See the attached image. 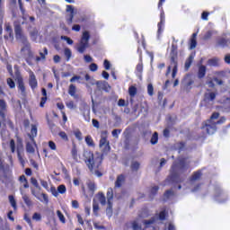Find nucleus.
Segmentation results:
<instances>
[{"instance_id":"1","label":"nucleus","mask_w":230,"mask_h":230,"mask_svg":"<svg viewBox=\"0 0 230 230\" xmlns=\"http://www.w3.org/2000/svg\"><path fill=\"white\" fill-rule=\"evenodd\" d=\"M84 163L90 172L96 170V168H98L102 163V155L99 153L94 155L91 151H84Z\"/></svg>"},{"instance_id":"2","label":"nucleus","mask_w":230,"mask_h":230,"mask_svg":"<svg viewBox=\"0 0 230 230\" xmlns=\"http://www.w3.org/2000/svg\"><path fill=\"white\" fill-rule=\"evenodd\" d=\"M14 31L17 40L22 41L23 44V47L21 49L22 55H24V57H31V48L30 46V42H28V38H26L24 33H22V28H21V25H15Z\"/></svg>"},{"instance_id":"3","label":"nucleus","mask_w":230,"mask_h":230,"mask_svg":"<svg viewBox=\"0 0 230 230\" xmlns=\"http://www.w3.org/2000/svg\"><path fill=\"white\" fill-rule=\"evenodd\" d=\"M218 116H220V114L218 112H215L210 117V119L205 122L203 128L206 130L207 134L211 136L217 132V123L213 122V119H218Z\"/></svg>"},{"instance_id":"4","label":"nucleus","mask_w":230,"mask_h":230,"mask_svg":"<svg viewBox=\"0 0 230 230\" xmlns=\"http://www.w3.org/2000/svg\"><path fill=\"white\" fill-rule=\"evenodd\" d=\"M109 132H107V130L102 131L99 146L102 154H109V152H111V145L109 140H107Z\"/></svg>"},{"instance_id":"5","label":"nucleus","mask_w":230,"mask_h":230,"mask_svg":"<svg viewBox=\"0 0 230 230\" xmlns=\"http://www.w3.org/2000/svg\"><path fill=\"white\" fill-rule=\"evenodd\" d=\"M89 39H91V34L88 31H84L82 34L79 44L77 45V51L79 53H84L87 48H89Z\"/></svg>"},{"instance_id":"6","label":"nucleus","mask_w":230,"mask_h":230,"mask_svg":"<svg viewBox=\"0 0 230 230\" xmlns=\"http://www.w3.org/2000/svg\"><path fill=\"white\" fill-rule=\"evenodd\" d=\"M18 3L20 10L22 13L23 22H22V24H27V22H31V24H33V22H35V17L26 14V13L24 12V8H22V2L21 0H18Z\"/></svg>"},{"instance_id":"7","label":"nucleus","mask_w":230,"mask_h":230,"mask_svg":"<svg viewBox=\"0 0 230 230\" xmlns=\"http://www.w3.org/2000/svg\"><path fill=\"white\" fill-rule=\"evenodd\" d=\"M172 69V78H175L177 75V58L175 57H172L171 59V65L168 66L166 75H170V72Z\"/></svg>"},{"instance_id":"8","label":"nucleus","mask_w":230,"mask_h":230,"mask_svg":"<svg viewBox=\"0 0 230 230\" xmlns=\"http://www.w3.org/2000/svg\"><path fill=\"white\" fill-rule=\"evenodd\" d=\"M35 148H37V143L35 139H27L26 140V152L27 154H35Z\"/></svg>"},{"instance_id":"9","label":"nucleus","mask_w":230,"mask_h":230,"mask_svg":"<svg viewBox=\"0 0 230 230\" xmlns=\"http://www.w3.org/2000/svg\"><path fill=\"white\" fill-rule=\"evenodd\" d=\"M178 175H179V166L174 164L171 169V175L167 179V181H171V182H177Z\"/></svg>"},{"instance_id":"10","label":"nucleus","mask_w":230,"mask_h":230,"mask_svg":"<svg viewBox=\"0 0 230 230\" xmlns=\"http://www.w3.org/2000/svg\"><path fill=\"white\" fill-rule=\"evenodd\" d=\"M181 84L186 91H190V89H191V85H193V79H191V75H186L181 81Z\"/></svg>"},{"instance_id":"11","label":"nucleus","mask_w":230,"mask_h":230,"mask_svg":"<svg viewBox=\"0 0 230 230\" xmlns=\"http://www.w3.org/2000/svg\"><path fill=\"white\" fill-rule=\"evenodd\" d=\"M29 84L31 89L37 88V77L35 76V74L31 70H29Z\"/></svg>"},{"instance_id":"12","label":"nucleus","mask_w":230,"mask_h":230,"mask_svg":"<svg viewBox=\"0 0 230 230\" xmlns=\"http://www.w3.org/2000/svg\"><path fill=\"white\" fill-rule=\"evenodd\" d=\"M95 202H100L102 206H105L107 204V199L105 198V195L102 192H99L93 199Z\"/></svg>"},{"instance_id":"13","label":"nucleus","mask_w":230,"mask_h":230,"mask_svg":"<svg viewBox=\"0 0 230 230\" xmlns=\"http://www.w3.org/2000/svg\"><path fill=\"white\" fill-rule=\"evenodd\" d=\"M18 91L21 93V95L22 96V98H25L26 87L24 86V83L22 82V80L18 81Z\"/></svg>"},{"instance_id":"14","label":"nucleus","mask_w":230,"mask_h":230,"mask_svg":"<svg viewBox=\"0 0 230 230\" xmlns=\"http://www.w3.org/2000/svg\"><path fill=\"white\" fill-rule=\"evenodd\" d=\"M208 66H210L211 67H217L220 65V59L217 58H210L207 61Z\"/></svg>"},{"instance_id":"15","label":"nucleus","mask_w":230,"mask_h":230,"mask_svg":"<svg viewBox=\"0 0 230 230\" xmlns=\"http://www.w3.org/2000/svg\"><path fill=\"white\" fill-rule=\"evenodd\" d=\"M206 76V66L199 64L198 69V78H204Z\"/></svg>"},{"instance_id":"16","label":"nucleus","mask_w":230,"mask_h":230,"mask_svg":"<svg viewBox=\"0 0 230 230\" xmlns=\"http://www.w3.org/2000/svg\"><path fill=\"white\" fill-rule=\"evenodd\" d=\"M21 195L22 196V200L26 204V206H31V199H30V197H28V194L24 193V190L22 189H20Z\"/></svg>"},{"instance_id":"17","label":"nucleus","mask_w":230,"mask_h":230,"mask_svg":"<svg viewBox=\"0 0 230 230\" xmlns=\"http://www.w3.org/2000/svg\"><path fill=\"white\" fill-rule=\"evenodd\" d=\"M215 98H217V94H215V93L213 92H208L205 93V102H207L208 103H209V102H213Z\"/></svg>"},{"instance_id":"18","label":"nucleus","mask_w":230,"mask_h":230,"mask_svg":"<svg viewBox=\"0 0 230 230\" xmlns=\"http://www.w3.org/2000/svg\"><path fill=\"white\" fill-rule=\"evenodd\" d=\"M68 94H70V96L73 98H78V95H76V86H75V84L69 85Z\"/></svg>"},{"instance_id":"19","label":"nucleus","mask_w":230,"mask_h":230,"mask_svg":"<svg viewBox=\"0 0 230 230\" xmlns=\"http://www.w3.org/2000/svg\"><path fill=\"white\" fill-rule=\"evenodd\" d=\"M29 139L32 140L37 137V126L36 125H31V134L28 135Z\"/></svg>"},{"instance_id":"20","label":"nucleus","mask_w":230,"mask_h":230,"mask_svg":"<svg viewBox=\"0 0 230 230\" xmlns=\"http://www.w3.org/2000/svg\"><path fill=\"white\" fill-rule=\"evenodd\" d=\"M197 48V33H193L190 39V49H195Z\"/></svg>"},{"instance_id":"21","label":"nucleus","mask_w":230,"mask_h":230,"mask_svg":"<svg viewBox=\"0 0 230 230\" xmlns=\"http://www.w3.org/2000/svg\"><path fill=\"white\" fill-rule=\"evenodd\" d=\"M93 215H95V217H98V212L100 211V205L98 204V201H96V199L93 200Z\"/></svg>"},{"instance_id":"22","label":"nucleus","mask_w":230,"mask_h":230,"mask_svg":"<svg viewBox=\"0 0 230 230\" xmlns=\"http://www.w3.org/2000/svg\"><path fill=\"white\" fill-rule=\"evenodd\" d=\"M107 83L103 81H97L96 82V86L99 89V91H105L107 89Z\"/></svg>"},{"instance_id":"23","label":"nucleus","mask_w":230,"mask_h":230,"mask_svg":"<svg viewBox=\"0 0 230 230\" xmlns=\"http://www.w3.org/2000/svg\"><path fill=\"white\" fill-rule=\"evenodd\" d=\"M191 64H193V55H190L185 61V71H188L190 67H191Z\"/></svg>"},{"instance_id":"24","label":"nucleus","mask_w":230,"mask_h":230,"mask_svg":"<svg viewBox=\"0 0 230 230\" xmlns=\"http://www.w3.org/2000/svg\"><path fill=\"white\" fill-rule=\"evenodd\" d=\"M125 182V176L119 175L117 178V181H115L116 188H120V186Z\"/></svg>"},{"instance_id":"25","label":"nucleus","mask_w":230,"mask_h":230,"mask_svg":"<svg viewBox=\"0 0 230 230\" xmlns=\"http://www.w3.org/2000/svg\"><path fill=\"white\" fill-rule=\"evenodd\" d=\"M132 229L133 230H143V228L141 227V221H139L138 219L133 221Z\"/></svg>"},{"instance_id":"26","label":"nucleus","mask_w":230,"mask_h":230,"mask_svg":"<svg viewBox=\"0 0 230 230\" xmlns=\"http://www.w3.org/2000/svg\"><path fill=\"white\" fill-rule=\"evenodd\" d=\"M202 176V173L200 172H195L192 177L190 178V184H193L195 181H199L200 177Z\"/></svg>"},{"instance_id":"27","label":"nucleus","mask_w":230,"mask_h":230,"mask_svg":"<svg viewBox=\"0 0 230 230\" xmlns=\"http://www.w3.org/2000/svg\"><path fill=\"white\" fill-rule=\"evenodd\" d=\"M19 181L22 184H23V188H30V184L28 183V180L26 179V176L24 175L20 176Z\"/></svg>"},{"instance_id":"28","label":"nucleus","mask_w":230,"mask_h":230,"mask_svg":"<svg viewBox=\"0 0 230 230\" xmlns=\"http://www.w3.org/2000/svg\"><path fill=\"white\" fill-rule=\"evenodd\" d=\"M107 208H106V215L108 218H111L112 217V203H107Z\"/></svg>"},{"instance_id":"29","label":"nucleus","mask_w":230,"mask_h":230,"mask_svg":"<svg viewBox=\"0 0 230 230\" xmlns=\"http://www.w3.org/2000/svg\"><path fill=\"white\" fill-rule=\"evenodd\" d=\"M8 199L12 208H13V209H17V201L15 200V198L10 195Z\"/></svg>"},{"instance_id":"30","label":"nucleus","mask_w":230,"mask_h":230,"mask_svg":"<svg viewBox=\"0 0 230 230\" xmlns=\"http://www.w3.org/2000/svg\"><path fill=\"white\" fill-rule=\"evenodd\" d=\"M30 35H31V39L32 40H37V36L39 35V31H37V29L30 30Z\"/></svg>"},{"instance_id":"31","label":"nucleus","mask_w":230,"mask_h":230,"mask_svg":"<svg viewBox=\"0 0 230 230\" xmlns=\"http://www.w3.org/2000/svg\"><path fill=\"white\" fill-rule=\"evenodd\" d=\"M160 19L161 21L158 23V33H161V28L163 27V24H164V12L161 13Z\"/></svg>"},{"instance_id":"32","label":"nucleus","mask_w":230,"mask_h":230,"mask_svg":"<svg viewBox=\"0 0 230 230\" xmlns=\"http://www.w3.org/2000/svg\"><path fill=\"white\" fill-rule=\"evenodd\" d=\"M128 93H129V96H131V98H134V96L137 94V88H136L135 86H130L128 88Z\"/></svg>"},{"instance_id":"33","label":"nucleus","mask_w":230,"mask_h":230,"mask_svg":"<svg viewBox=\"0 0 230 230\" xmlns=\"http://www.w3.org/2000/svg\"><path fill=\"white\" fill-rule=\"evenodd\" d=\"M157 141H159V135L157 132H155L151 137V144L157 145Z\"/></svg>"},{"instance_id":"34","label":"nucleus","mask_w":230,"mask_h":230,"mask_svg":"<svg viewBox=\"0 0 230 230\" xmlns=\"http://www.w3.org/2000/svg\"><path fill=\"white\" fill-rule=\"evenodd\" d=\"M71 155L75 161H78V150H76V146H74L72 148Z\"/></svg>"},{"instance_id":"35","label":"nucleus","mask_w":230,"mask_h":230,"mask_svg":"<svg viewBox=\"0 0 230 230\" xmlns=\"http://www.w3.org/2000/svg\"><path fill=\"white\" fill-rule=\"evenodd\" d=\"M114 197L112 194V190H109L107 191V203H112Z\"/></svg>"},{"instance_id":"36","label":"nucleus","mask_w":230,"mask_h":230,"mask_svg":"<svg viewBox=\"0 0 230 230\" xmlns=\"http://www.w3.org/2000/svg\"><path fill=\"white\" fill-rule=\"evenodd\" d=\"M66 12H70V19H74L75 8L73 7V5H66Z\"/></svg>"},{"instance_id":"37","label":"nucleus","mask_w":230,"mask_h":230,"mask_svg":"<svg viewBox=\"0 0 230 230\" xmlns=\"http://www.w3.org/2000/svg\"><path fill=\"white\" fill-rule=\"evenodd\" d=\"M66 105L67 109H70V110L76 109V104H75V102L73 101L66 102Z\"/></svg>"},{"instance_id":"38","label":"nucleus","mask_w":230,"mask_h":230,"mask_svg":"<svg viewBox=\"0 0 230 230\" xmlns=\"http://www.w3.org/2000/svg\"><path fill=\"white\" fill-rule=\"evenodd\" d=\"M40 58H37V60H40V58H42V60H44L46 58V55H48V49L44 48L43 49V52H40Z\"/></svg>"},{"instance_id":"39","label":"nucleus","mask_w":230,"mask_h":230,"mask_svg":"<svg viewBox=\"0 0 230 230\" xmlns=\"http://www.w3.org/2000/svg\"><path fill=\"white\" fill-rule=\"evenodd\" d=\"M57 215H58L60 222H62V224H66V217H64V214H62V212L60 210L57 211Z\"/></svg>"},{"instance_id":"40","label":"nucleus","mask_w":230,"mask_h":230,"mask_svg":"<svg viewBox=\"0 0 230 230\" xmlns=\"http://www.w3.org/2000/svg\"><path fill=\"white\" fill-rule=\"evenodd\" d=\"M85 143L88 145V146H94V142L93 141L91 136H87L85 137Z\"/></svg>"},{"instance_id":"41","label":"nucleus","mask_w":230,"mask_h":230,"mask_svg":"<svg viewBox=\"0 0 230 230\" xmlns=\"http://www.w3.org/2000/svg\"><path fill=\"white\" fill-rule=\"evenodd\" d=\"M5 31L8 33L9 37H12L13 35L12 26H10L8 23L5 24Z\"/></svg>"},{"instance_id":"42","label":"nucleus","mask_w":230,"mask_h":230,"mask_svg":"<svg viewBox=\"0 0 230 230\" xmlns=\"http://www.w3.org/2000/svg\"><path fill=\"white\" fill-rule=\"evenodd\" d=\"M58 193H61V195H64V193L66 191V185H59L58 187Z\"/></svg>"},{"instance_id":"43","label":"nucleus","mask_w":230,"mask_h":230,"mask_svg":"<svg viewBox=\"0 0 230 230\" xmlns=\"http://www.w3.org/2000/svg\"><path fill=\"white\" fill-rule=\"evenodd\" d=\"M154 222H155V218L145 220L144 225L146 226V227H150V226H152V224H154Z\"/></svg>"},{"instance_id":"44","label":"nucleus","mask_w":230,"mask_h":230,"mask_svg":"<svg viewBox=\"0 0 230 230\" xmlns=\"http://www.w3.org/2000/svg\"><path fill=\"white\" fill-rule=\"evenodd\" d=\"M147 93L149 96H154V85H152V84L147 85Z\"/></svg>"},{"instance_id":"45","label":"nucleus","mask_w":230,"mask_h":230,"mask_svg":"<svg viewBox=\"0 0 230 230\" xmlns=\"http://www.w3.org/2000/svg\"><path fill=\"white\" fill-rule=\"evenodd\" d=\"M213 36V31H208L206 32V34L203 37L204 40H209V39H211V37Z\"/></svg>"},{"instance_id":"46","label":"nucleus","mask_w":230,"mask_h":230,"mask_svg":"<svg viewBox=\"0 0 230 230\" xmlns=\"http://www.w3.org/2000/svg\"><path fill=\"white\" fill-rule=\"evenodd\" d=\"M88 188L90 191H96V184H94L93 181L88 182Z\"/></svg>"},{"instance_id":"47","label":"nucleus","mask_w":230,"mask_h":230,"mask_svg":"<svg viewBox=\"0 0 230 230\" xmlns=\"http://www.w3.org/2000/svg\"><path fill=\"white\" fill-rule=\"evenodd\" d=\"M71 55H72L71 49L67 48L65 49V57H66V60H69L71 58Z\"/></svg>"},{"instance_id":"48","label":"nucleus","mask_w":230,"mask_h":230,"mask_svg":"<svg viewBox=\"0 0 230 230\" xmlns=\"http://www.w3.org/2000/svg\"><path fill=\"white\" fill-rule=\"evenodd\" d=\"M139 163L138 162H133L131 164V168L132 170H135V172H137V170H139Z\"/></svg>"},{"instance_id":"49","label":"nucleus","mask_w":230,"mask_h":230,"mask_svg":"<svg viewBox=\"0 0 230 230\" xmlns=\"http://www.w3.org/2000/svg\"><path fill=\"white\" fill-rule=\"evenodd\" d=\"M7 84L9 85V87L11 89H14L15 88V82H13V80H12V78H8L7 79Z\"/></svg>"},{"instance_id":"50","label":"nucleus","mask_w":230,"mask_h":230,"mask_svg":"<svg viewBox=\"0 0 230 230\" xmlns=\"http://www.w3.org/2000/svg\"><path fill=\"white\" fill-rule=\"evenodd\" d=\"M113 137L118 138L119 134H121V129H113L111 132Z\"/></svg>"},{"instance_id":"51","label":"nucleus","mask_w":230,"mask_h":230,"mask_svg":"<svg viewBox=\"0 0 230 230\" xmlns=\"http://www.w3.org/2000/svg\"><path fill=\"white\" fill-rule=\"evenodd\" d=\"M32 220H36V222H40L41 220V216L39 213H34L32 216Z\"/></svg>"},{"instance_id":"52","label":"nucleus","mask_w":230,"mask_h":230,"mask_svg":"<svg viewBox=\"0 0 230 230\" xmlns=\"http://www.w3.org/2000/svg\"><path fill=\"white\" fill-rule=\"evenodd\" d=\"M62 40H66L70 46L73 44V40L67 36H61Z\"/></svg>"},{"instance_id":"53","label":"nucleus","mask_w":230,"mask_h":230,"mask_svg":"<svg viewBox=\"0 0 230 230\" xmlns=\"http://www.w3.org/2000/svg\"><path fill=\"white\" fill-rule=\"evenodd\" d=\"M58 136L61 137V139H63L64 141H67V134H66V132L61 131L58 133Z\"/></svg>"},{"instance_id":"54","label":"nucleus","mask_w":230,"mask_h":230,"mask_svg":"<svg viewBox=\"0 0 230 230\" xmlns=\"http://www.w3.org/2000/svg\"><path fill=\"white\" fill-rule=\"evenodd\" d=\"M90 71H98V65H96L95 63H92L89 66Z\"/></svg>"},{"instance_id":"55","label":"nucleus","mask_w":230,"mask_h":230,"mask_svg":"<svg viewBox=\"0 0 230 230\" xmlns=\"http://www.w3.org/2000/svg\"><path fill=\"white\" fill-rule=\"evenodd\" d=\"M10 148H11L12 154L15 153V141L14 140L10 141Z\"/></svg>"},{"instance_id":"56","label":"nucleus","mask_w":230,"mask_h":230,"mask_svg":"<svg viewBox=\"0 0 230 230\" xmlns=\"http://www.w3.org/2000/svg\"><path fill=\"white\" fill-rule=\"evenodd\" d=\"M17 152H24V147L22 146V142L19 141L18 145H17Z\"/></svg>"},{"instance_id":"57","label":"nucleus","mask_w":230,"mask_h":230,"mask_svg":"<svg viewBox=\"0 0 230 230\" xmlns=\"http://www.w3.org/2000/svg\"><path fill=\"white\" fill-rule=\"evenodd\" d=\"M0 108L2 111H6V102L4 100H0Z\"/></svg>"},{"instance_id":"58","label":"nucleus","mask_w":230,"mask_h":230,"mask_svg":"<svg viewBox=\"0 0 230 230\" xmlns=\"http://www.w3.org/2000/svg\"><path fill=\"white\" fill-rule=\"evenodd\" d=\"M170 197H173V191H172V190H167V191L164 193V198H165V199H170Z\"/></svg>"},{"instance_id":"59","label":"nucleus","mask_w":230,"mask_h":230,"mask_svg":"<svg viewBox=\"0 0 230 230\" xmlns=\"http://www.w3.org/2000/svg\"><path fill=\"white\" fill-rule=\"evenodd\" d=\"M49 146L50 150H57V145L53 141L49 142Z\"/></svg>"},{"instance_id":"60","label":"nucleus","mask_w":230,"mask_h":230,"mask_svg":"<svg viewBox=\"0 0 230 230\" xmlns=\"http://www.w3.org/2000/svg\"><path fill=\"white\" fill-rule=\"evenodd\" d=\"M158 190H159V187H157V186H155L151 189L152 197H154V195H155V193H157Z\"/></svg>"},{"instance_id":"61","label":"nucleus","mask_w":230,"mask_h":230,"mask_svg":"<svg viewBox=\"0 0 230 230\" xmlns=\"http://www.w3.org/2000/svg\"><path fill=\"white\" fill-rule=\"evenodd\" d=\"M104 67L107 71L111 69V62H109L107 59L104 60Z\"/></svg>"},{"instance_id":"62","label":"nucleus","mask_w":230,"mask_h":230,"mask_svg":"<svg viewBox=\"0 0 230 230\" xmlns=\"http://www.w3.org/2000/svg\"><path fill=\"white\" fill-rule=\"evenodd\" d=\"M31 182L33 186H35V188H39V182L37 181V179L31 178Z\"/></svg>"},{"instance_id":"63","label":"nucleus","mask_w":230,"mask_h":230,"mask_svg":"<svg viewBox=\"0 0 230 230\" xmlns=\"http://www.w3.org/2000/svg\"><path fill=\"white\" fill-rule=\"evenodd\" d=\"M96 84V81L94 79H91L90 81H88V83L86 84V87H91V85H95Z\"/></svg>"},{"instance_id":"64","label":"nucleus","mask_w":230,"mask_h":230,"mask_svg":"<svg viewBox=\"0 0 230 230\" xmlns=\"http://www.w3.org/2000/svg\"><path fill=\"white\" fill-rule=\"evenodd\" d=\"M225 62H226V64H230V54H226V55L225 56Z\"/></svg>"}]
</instances>
